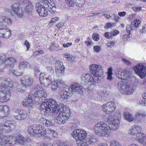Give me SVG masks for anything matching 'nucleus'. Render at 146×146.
I'll return each instance as SVG.
<instances>
[{
	"mask_svg": "<svg viewBox=\"0 0 146 146\" xmlns=\"http://www.w3.org/2000/svg\"><path fill=\"white\" fill-rule=\"evenodd\" d=\"M133 68L135 73H144L146 71V66L139 64L133 66Z\"/></svg>",
	"mask_w": 146,
	"mask_h": 146,
	"instance_id": "obj_19",
	"label": "nucleus"
},
{
	"mask_svg": "<svg viewBox=\"0 0 146 146\" xmlns=\"http://www.w3.org/2000/svg\"><path fill=\"white\" fill-rule=\"evenodd\" d=\"M91 73H102L103 72V68L100 65L95 64L90 65L89 67Z\"/></svg>",
	"mask_w": 146,
	"mask_h": 146,
	"instance_id": "obj_16",
	"label": "nucleus"
},
{
	"mask_svg": "<svg viewBox=\"0 0 146 146\" xmlns=\"http://www.w3.org/2000/svg\"><path fill=\"white\" fill-rule=\"evenodd\" d=\"M52 85L51 86V88L52 90L54 91L57 88H58V87L57 85L55 84V81L53 83L52 82Z\"/></svg>",
	"mask_w": 146,
	"mask_h": 146,
	"instance_id": "obj_52",
	"label": "nucleus"
},
{
	"mask_svg": "<svg viewBox=\"0 0 146 146\" xmlns=\"http://www.w3.org/2000/svg\"><path fill=\"white\" fill-rule=\"evenodd\" d=\"M122 60L126 64L130 66L132 65L131 62L125 58H123Z\"/></svg>",
	"mask_w": 146,
	"mask_h": 146,
	"instance_id": "obj_53",
	"label": "nucleus"
},
{
	"mask_svg": "<svg viewBox=\"0 0 146 146\" xmlns=\"http://www.w3.org/2000/svg\"><path fill=\"white\" fill-rule=\"evenodd\" d=\"M87 133L83 129H78L72 131L71 135L76 141V144L78 146H87L94 142V138L92 137H88L86 139Z\"/></svg>",
	"mask_w": 146,
	"mask_h": 146,
	"instance_id": "obj_3",
	"label": "nucleus"
},
{
	"mask_svg": "<svg viewBox=\"0 0 146 146\" xmlns=\"http://www.w3.org/2000/svg\"><path fill=\"white\" fill-rule=\"evenodd\" d=\"M118 87L121 93L125 95L131 94L134 92L132 85L129 84H127L126 85L123 81L118 82Z\"/></svg>",
	"mask_w": 146,
	"mask_h": 146,
	"instance_id": "obj_8",
	"label": "nucleus"
},
{
	"mask_svg": "<svg viewBox=\"0 0 146 146\" xmlns=\"http://www.w3.org/2000/svg\"><path fill=\"white\" fill-rule=\"evenodd\" d=\"M102 78L101 76L98 74H84L82 76V79L83 80L87 81L90 84H94L99 82Z\"/></svg>",
	"mask_w": 146,
	"mask_h": 146,
	"instance_id": "obj_7",
	"label": "nucleus"
},
{
	"mask_svg": "<svg viewBox=\"0 0 146 146\" xmlns=\"http://www.w3.org/2000/svg\"><path fill=\"white\" fill-rule=\"evenodd\" d=\"M64 25V24L63 23H60L56 25V27L58 28L62 27Z\"/></svg>",
	"mask_w": 146,
	"mask_h": 146,
	"instance_id": "obj_64",
	"label": "nucleus"
},
{
	"mask_svg": "<svg viewBox=\"0 0 146 146\" xmlns=\"http://www.w3.org/2000/svg\"><path fill=\"white\" fill-rule=\"evenodd\" d=\"M68 91V89H64L63 91H62L60 92V95L62 99H66L69 98L70 96L71 92Z\"/></svg>",
	"mask_w": 146,
	"mask_h": 146,
	"instance_id": "obj_25",
	"label": "nucleus"
},
{
	"mask_svg": "<svg viewBox=\"0 0 146 146\" xmlns=\"http://www.w3.org/2000/svg\"><path fill=\"white\" fill-rule=\"evenodd\" d=\"M98 94L99 96L103 97L104 96V92L102 91H100L98 93Z\"/></svg>",
	"mask_w": 146,
	"mask_h": 146,
	"instance_id": "obj_62",
	"label": "nucleus"
},
{
	"mask_svg": "<svg viewBox=\"0 0 146 146\" xmlns=\"http://www.w3.org/2000/svg\"><path fill=\"white\" fill-rule=\"evenodd\" d=\"M140 32L142 33L146 32V25H144L143 27L142 30L140 31Z\"/></svg>",
	"mask_w": 146,
	"mask_h": 146,
	"instance_id": "obj_61",
	"label": "nucleus"
},
{
	"mask_svg": "<svg viewBox=\"0 0 146 146\" xmlns=\"http://www.w3.org/2000/svg\"><path fill=\"white\" fill-rule=\"evenodd\" d=\"M27 89V87L24 85H22V86H18L16 87V90L19 93H23L25 92Z\"/></svg>",
	"mask_w": 146,
	"mask_h": 146,
	"instance_id": "obj_34",
	"label": "nucleus"
},
{
	"mask_svg": "<svg viewBox=\"0 0 146 146\" xmlns=\"http://www.w3.org/2000/svg\"><path fill=\"white\" fill-rule=\"evenodd\" d=\"M65 1L66 5L70 7H74L76 3L75 0H66Z\"/></svg>",
	"mask_w": 146,
	"mask_h": 146,
	"instance_id": "obj_33",
	"label": "nucleus"
},
{
	"mask_svg": "<svg viewBox=\"0 0 146 146\" xmlns=\"http://www.w3.org/2000/svg\"><path fill=\"white\" fill-rule=\"evenodd\" d=\"M143 100H140L137 103L138 106H146V102Z\"/></svg>",
	"mask_w": 146,
	"mask_h": 146,
	"instance_id": "obj_40",
	"label": "nucleus"
},
{
	"mask_svg": "<svg viewBox=\"0 0 146 146\" xmlns=\"http://www.w3.org/2000/svg\"><path fill=\"white\" fill-rule=\"evenodd\" d=\"M11 31L8 28L0 29V36L8 38L11 35Z\"/></svg>",
	"mask_w": 146,
	"mask_h": 146,
	"instance_id": "obj_21",
	"label": "nucleus"
},
{
	"mask_svg": "<svg viewBox=\"0 0 146 146\" xmlns=\"http://www.w3.org/2000/svg\"><path fill=\"white\" fill-rule=\"evenodd\" d=\"M64 68H55V70L56 73H63L64 72Z\"/></svg>",
	"mask_w": 146,
	"mask_h": 146,
	"instance_id": "obj_47",
	"label": "nucleus"
},
{
	"mask_svg": "<svg viewBox=\"0 0 146 146\" xmlns=\"http://www.w3.org/2000/svg\"><path fill=\"white\" fill-rule=\"evenodd\" d=\"M138 76H139L141 78H144L146 74H136Z\"/></svg>",
	"mask_w": 146,
	"mask_h": 146,
	"instance_id": "obj_59",
	"label": "nucleus"
},
{
	"mask_svg": "<svg viewBox=\"0 0 146 146\" xmlns=\"http://www.w3.org/2000/svg\"><path fill=\"white\" fill-rule=\"evenodd\" d=\"M114 74H108L107 79L109 80H111L112 78V75Z\"/></svg>",
	"mask_w": 146,
	"mask_h": 146,
	"instance_id": "obj_60",
	"label": "nucleus"
},
{
	"mask_svg": "<svg viewBox=\"0 0 146 146\" xmlns=\"http://www.w3.org/2000/svg\"><path fill=\"white\" fill-rule=\"evenodd\" d=\"M25 45L26 47H27V50H28L30 47V45L29 42L27 40L25 41Z\"/></svg>",
	"mask_w": 146,
	"mask_h": 146,
	"instance_id": "obj_63",
	"label": "nucleus"
},
{
	"mask_svg": "<svg viewBox=\"0 0 146 146\" xmlns=\"http://www.w3.org/2000/svg\"><path fill=\"white\" fill-rule=\"evenodd\" d=\"M39 79L41 85L44 87L49 86L52 83L51 77L50 76L47 77L45 74H40Z\"/></svg>",
	"mask_w": 146,
	"mask_h": 146,
	"instance_id": "obj_11",
	"label": "nucleus"
},
{
	"mask_svg": "<svg viewBox=\"0 0 146 146\" xmlns=\"http://www.w3.org/2000/svg\"><path fill=\"white\" fill-rule=\"evenodd\" d=\"M59 18L58 17H54V18H52L51 21H50L49 23V24H51L53 23H55L57 21L59 20Z\"/></svg>",
	"mask_w": 146,
	"mask_h": 146,
	"instance_id": "obj_48",
	"label": "nucleus"
},
{
	"mask_svg": "<svg viewBox=\"0 0 146 146\" xmlns=\"http://www.w3.org/2000/svg\"><path fill=\"white\" fill-rule=\"evenodd\" d=\"M115 104L113 102H108L102 105L101 108L103 111L109 115L107 121L111 127L103 122L98 123L94 127L96 134L99 136L107 137L110 135L111 130L115 131L118 128L120 122L118 118L115 116Z\"/></svg>",
	"mask_w": 146,
	"mask_h": 146,
	"instance_id": "obj_1",
	"label": "nucleus"
},
{
	"mask_svg": "<svg viewBox=\"0 0 146 146\" xmlns=\"http://www.w3.org/2000/svg\"><path fill=\"white\" fill-rule=\"evenodd\" d=\"M33 95H29L28 98H27L22 102V104L24 106L29 107L31 106L33 101Z\"/></svg>",
	"mask_w": 146,
	"mask_h": 146,
	"instance_id": "obj_20",
	"label": "nucleus"
},
{
	"mask_svg": "<svg viewBox=\"0 0 146 146\" xmlns=\"http://www.w3.org/2000/svg\"><path fill=\"white\" fill-rule=\"evenodd\" d=\"M129 34L127 35V34L124 35L122 37V39L124 40H126L128 38H130V36H129Z\"/></svg>",
	"mask_w": 146,
	"mask_h": 146,
	"instance_id": "obj_55",
	"label": "nucleus"
},
{
	"mask_svg": "<svg viewBox=\"0 0 146 146\" xmlns=\"http://www.w3.org/2000/svg\"><path fill=\"white\" fill-rule=\"evenodd\" d=\"M27 111L26 110L20 109H17L15 111L14 117L17 120H23L27 117Z\"/></svg>",
	"mask_w": 146,
	"mask_h": 146,
	"instance_id": "obj_12",
	"label": "nucleus"
},
{
	"mask_svg": "<svg viewBox=\"0 0 146 146\" xmlns=\"http://www.w3.org/2000/svg\"><path fill=\"white\" fill-rule=\"evenodd\" d=\"M12 136L13 137L15 138H16V140L17 141L14 144L18 142L20 144L22 145L24 144V143H25V142H26L28 139L27 138H24L23 136L20 134L18 135L17 138L13 137V136Z\"/></svg>",
	"mask_w": 146,
	"mask_h": 146,
	"instance_id": "obj_27",
	"label": "nucleus"
},
{
	"mask_svg": "<svg viewBox=\"0 0 146 146\" xmlns=\"http://www.w3.org/2000/svg\"><path fill=\"white\" fill-rule=\"evenodd\" d=\"M115 44L112 41H110L107 43V46L109 47H111L113 46Z\"/></svg>",
	"mask_w": 146,
	"mask_h": 146,
	"instance_id": "obj_58",
	"label": "nucleus"
},
{
	"mask_svg": "<svg viewBox=\"0 0 146 146\" xmlns=\"http://www.w3.org/2000/svg\"><path fill=\"white\" fill-rule=\"evenodd\" d=\"M101 49V46H95L93 47L94 50L97 52H99Z\"/></svg>",
	"mask_w": 146,
	"mask_h": 146,
	"instance_id": "obj_50",
	"label": "nucleus"
},
{
	"mask_svg": "<svg viewBox=\"0 0 146 146\" xmlns=\"http://www.w3.org/2000/svg\"><path fill=\"white\" fill-rule=\"evenodd\" d=\"M64 56L69 60H70L72 59V56L68 53H67L65 54Z\"/></svg>",
	"mask_w": 146,
	"mask_h": 146,
	"instance_id": "obj_57",
	"label": "nucleus"
},
{
	"mask_svg": "<svg viewBox=\"0 0 146 146\" xmlns=\"http://www.w3.org/2000/svg\"><path fill=\"white\" fill-rule=\"evenodd\" d=\"M72 44V43L71 42L64 43L63 44V46L64 48H67Z\"/></svg>",
	"mask_w": 146,
	"mask_h": 146,
	"instance_id": "obj_54",
	"label": "nucleus"
},
{
	"mask_svg": "<svg viewBox=\"0 0 146 146\" xmlns=\"http://www.w3.org/2000/svg\"><path fill=\"white\" fill-rule=\"evenodd\" d=\"M13 84V81L9 78H6L2 80L1 84L0 102H7L9 100L11 96L10 89Z\"/></svg>",
	"mask_w": 146,
	"mask_h": 146,
	"instance_id": "obj_5",
	"label": "nucleus"
},
{
	"mask_svg": "<svg viewBox=\"0 0 146 146\" xmlns=\"http://www.w3.org/2000/svg\"><path fill=\"white\" fill-rule=\"evenodd\" d=\"M17 62L16 60L13 57L6 58L3 63V65L5 67H13L14 64Z\"/></svg>",
	"mask_w": 146,
	"mask_h": 146,
	"instance_id": "obj_18",
	"label": "nucleus"
},
{
	"mask_svg": "<svg viewBox=\"0 0 146 146\" xmlns=\"http://www.w3.org/2000/svg\"><path fill=\"white\" fill-rule=\"evenodd\" d=\"M13 121L7 120L5 122L3 121L1 123L4 124L3 126L4 129L9 130L11 129L14 127L15 125L13 124Z\"/></svg>",
	"mask_w": 146,
	"mask_h": 146,
	"instance_id": "obj_23",
	"label": "nucleus"
},
{
	"mask_svg": "<svg viewBox=\"0 0 146 146\" xmlns=\"http://www.w3.org/2000/svg\"><path fill=\"white\" fill-rule=\"evenodd\" d=\"M33 82V78L28 76L23 78L21 81V84L26 86H31Z\"/></svg>",
	"mask_w": 146,
	"mask_h": 146,
	"instance_id": "obj_22",
	"label": "nucleus"
},
{
	"mask_svg": "<svg viewBox=\"0 0 146 146\" xmlns=\"http://www.w3.org/2000/svg\"><path fill=\"white\" fill-rule=\"evenodd\" d=\"M6 57V55L4 54H0V64H3L5 61L4 59Z\"/></svg>",
	"mask_w": 146,
	"mask_h": 146,
	"instance_id": "obj_39",
	"label": "nucleus"
},
{
	"mask_svg": "<svg viewBox=\"0 0 146 146\" xmlns=\"http://www.w3.org/2000/svg\"><path fill=\"white\" fill-rule=\"evenodd\" d=\"M28 63L26 61H24L21 62L19 66V68L20 69H22L26 67Z\"/></svg>",
	"mask_w": 146,
	"mask_h": 146,
	"instance_id": "obj_41",
	"label": "nucleus"
},
{
	"mask_svg": "<svg viewBox=\"0 0 146 146\" xmlns=\"http://www.w3.org/2000/svg\"><path fill=\"white\" fill-rule=\"evenodd\" d=\"M142 131L141 127L140 125H136L132 126L129 130L128 132L130 134L133 135H135L136 134L135 139L139 142V141L138 140L139 139L141 140L143 135V134H144V133L141 132Z\"/></svg>",
	"mask_w": 146,
	"mask_h": 146,
	"instance_id": "obj_10",
	"label": "nucleus"
},
{
	"mask_svg": "<svg viewBox=\"0 0 146 146\" xmlns=\"http://www.w3.org/2000/svg\"><path fill=\"white\" fill-rule=\"evenodd\" d=\"M116 76L122 80H125L129 78V74H115Z\"/></svg>",
	"mask_w": 146,
	"mask_h": 146,
	"instance_id": "obj_31",
	"label": "nucleus"
},
{
	"mask_svg": "<svg viewBox=\"0 0 146 146\" xmlns=\"http://www.w3.org/2000/svg\"><path fill=\"white\" fill-rule=\"evenodd\" d=\"M48 109L52 111L54 121L59 124H65L70 117L71 113L68 107L62 104H58L54 99H46L40 105V110L41 113L46 115L48 111Z\"/></svg>",
	"mask_w": 146,
	"mask_h": 146,
	"instance_id": "obj_2",
	"label": "nucleus"
},
{
	"mask_svg": "<svg viewBox=\"0 0 146 146\" xmlns=\"http://www.w3.org/2000/svg\"><path fill=\"white\" fill-rule=\"evenodd\" d=\"M140 21L139 19H135L133 22V26L136 28L138 27L140 23Z\"/></svg>",
	"mask_w": 146,
	"mask_h": 146,
	"instance_id": "obj_45",
	"label": "nucleus"
},
{
	"mask_svg": "<svg viewBox=\"0 0 146 146\" xmlns=\"http://www.w3.org/2000/svg\"><path fill=\"white\" fill-rule=\"evenodd\" d=\"M11 9L16 16L21 18L22 17L24 12L30 14L33 10V8L32 3L29 0H24L21 5L17 3L13 4Z\"/></svg>",
	"mask_w": 146,
	"mask_h": 146,
	"instance_id": "obj_4",
	"label": "nucleus"
},
{
	"mask_svg": "<svg viewBox=\"0 0 146 146\" xmlns=\"http://www.w3.org/2000/svg\"><path fill=\"white\" fill-rule=\"evenodd\" d=\"M46 133L47 137L50 139L54 137H56L58 136V133L56 131L51 129H49Z\"/></svg>",
	"mask_w": 146,
	"mask_h": 146,
	"instance_id": "obj_26",
	"label": "nucleus"
},
{
	"mask_svg": "<svg viewBox=\"0 0 146 146\" xmlns=\"http://www.w3.org/2000/svg\"><path fill=\"white\" fill-rule=\"evenodd\" d=\"M0 116L1 119L7 116L10 112V108L7 105L0 106Z\"/></svg>",
	"mask_w": 146,
	"mask_h": 146,
	"instance_id": "obj_15",
	"label": "nucleus"
},
{
	"mask_svg": "<svg viewBox=\"0 0 146 146\" xmlns=\"http://www.w3.org/2000/svg\"><path fill=\"white\" fill-rule=\"evenodd\" d=\"M110 146H121V145L116 140H113L111 141Z\"/></svg>",
	"mask_w": 146,
	"mask_h": 146,
	"instance_id": "obj_38",
	"label": "nucleus"
},
{
	"mask_svg": "<svg viewBox=\"0 0 146 146\" xmlns=\"http://www.w3.org/2000/svg\"><path fill=\"white\" fill-rule=\"evenodd\" d=\"M83 87L79 84L76 83H72L70 87L68 88V91L71 93H81L82 91Z\"/></svg>",
	"mask_w": 146,
	"mask_h": 146,
	"instance_id": "obj_13",
	"label": "nucleus"
},
{
	"mask_svg": "<svg viewBox=\"0 0 146 146\" xmlns=\"http://www.w3.org/2000/svg\"><path fill=\"white\" fill-rule=\"evenodd\" d=\"M123 116L125 120L129 122L132 121L135 119L134 117L132 114L128 111L124 112Z\"/></svg>",
	"mask_w": 146,
	"mask_h": 146,
	"instance_id": "obj_24",
	"label": "nucleus"
},
{
	"mask_svg": "<svg viewBox=\"0 0 146 146\" xmlns=\"http://www.w3.org/2000/svg\"><path fill=\"white\" fill-rule=\"evenodd\" d=\"M43 125L46 127H48L52 124L50 120L44 118H42L39 121Z\"/></svg>",
	"mask_w": 146,
	"mask_h": 146,
	"instance_id": "obj_28",
	"label": "nucleus"
},
{
	"mask_svg": "<svg viewBox=\"0 0 146 146\" xmlns=\"http://www.w3.org/2000/svg\"><path fill=\"white\" fill-rule=\"evenodd\" d=\"M3 19H4V21H6L7 25H10L12 23V21L11 19L6 17L5 16L3 17Z\"/></svg>",
	"mask_w": 146,
	"mask_h": 146,
	"instance_id": "obj_46",
	"label": "nucleus"
},
{
	"mask_svg": "<svg viewBox=\"0 0 146 146\" xmlns=\"http://www.w3.org/2000/svg\"><path fill=\"white\" fill-rule=\"evenodd\" d=\"M17 141L16 138L11 135L5 136L0 133V145H6L10 146L14 145Z\"/></svg>",
	"mask_w": 146,
	"mask_h": 146,
	"instance_id": "obj_9",
	"label": "nucleus"
},
{
	"mask_svg": "<svg viewBox=\"0 0 146 146\" xmlns=\"http://www.w3.org/2000/svg\"><path fill=\"white\" fill-rule=\"evenodd\" d=\"M112 26L113 25L112 24L110 23H108L106 24L104 28L105 29H108L111 28L112 27Z\"/></svg>",
	"mask_w": 146,
	"mask_h": 146,
	"instance_id": "obj_51",
	"label": "nucleus"
},
{
	"mask_svg": "<svg viewBox=\"0 0 146 146\" xmlns=\"http://www.w3.org/2000/svg\"><path fill=\"white\" fill-rule=\"evenodd\" d=\"M126 31L129 35L132 33L134 29L130 25H127L126 27Z\"/></svg>",
	"mask_w": 146,
	"mask_h": 146,
	"instance_id": "obj_36",
	"label": "nucleus"
},
{
	"mask_svg": "<svg viewBox=\"0 0 146 146\" xmlns=\"http://www.w3.org/2000/svg\"><path fill=\"white\" fill-rule=\"evenodd\" d=\"M146 115V112L142 110H138L136 111L135 115V119L138 116L143 118Z\"/></svg>",
	"mask_w": 146,
	"mask_h": 146,
	"instance_id": "obj_29",
	"label": "nucleus"
},
{
	"mask_svg": "<svg viewBox=\"0 0 146 146\" xmlns=\"http://www.w3.org/2000/svg\"><path fill=\"white\" fill-rule=\"evenodd\" d=\"M92 39L95 41H98L99 40V35L96 33H94L92 35Z\"/></svg>",
	"mask_w": 146,
	"mask_h": 146,
	"instance_id": "obj_42",
	"label": "nucleus"
},
{
	"mask_svg": "<svg viewBox=\"0 0 146 146\" xmlns=\"http://www.w3.org/2000/svg\"><path fill=\"white\" fill-rule=\"evenodd\" d=\"M27 132L32 136H35L37 135L43 136L46 134L45 128L42 125L38 124H34L29 126Z\"/></svg>",
	"mask_w": 146,
	"mask_h": 146,
	"instance_id": "obj_6",
	"label": "nucleus"
},
{
	"mask_svg": "<svg viewBox=\"0 0 146 146\" xmlns=\"http://www.w3.org/2000/svg\"><path fill=\"white\" fill-rule=\"evenodd\" d=\"M55 67L56 68H64L63 66V63L60 60L56 61L55 64Z\"/></svg>",
	"mask_w": 146,
	"mask_h": 146,
	"instance_id": "obj_37",
	"label": "nucleus"
},
{
	"mask_svg": "<svg viewBox=\"0 0 146 146\" xmlns=\"http://www.w3.org/2000/svg\"><path fill=\"white\" fill-rule=\"evenodd\" d=\"M36 10L40 16L44 17L47 16L48 11L43 5L40 4L36 7Z\"/></svg>",
	"mask_w": 146,
	"mask_h": 146,
	"instance_id": "obj_17",
	"label": "nucleus"
},
{
	"mask_svg": "<svg viewBox=\"0 0 146 146\" xmlns=\"http://www.w3.org/2000/svg\"><path fill=\"white\" fill-rule=\"evenodd\" d=\"M55 83L57 85L58 88H63V89L65 88L68 89V88H66L65 87V82L62 80H56L55 81Z\"/></svg>",
	"mask_w": 146,
	"mask_h": 146,
	"instance_id": "obj_30",
	"label": "nucleus"
},
{
	"mask_svg": "<svg viewBox=\"0 0 146 146\" xmlns=\"http://www.w3.org/2000/svg\"><path fill=\"white\" fill-rule=\"evenodd\" d=\"M3 17L0 19V26L2 27H5L7 25L6 21H4V19H3Z\"/></svg>",
	"mask_w": 146,
	"mask_h": 146,
	"instance_id": "obj_44",
	"label": "nucleus"
},
{
	"mask_svg": "<svg viewBox=\"0 0 146 146\" xmlns=\"http://www.w3.org/2000/svg\"><path fill=\"white\" fill-rule=\"evenodd\" d=\"M56 8V7L54 5L52 7V8L50 7L49 10V11L51 12L54 13L55 12V9Z\"/></svg>",
	"mask_w": 146,
	"mask_h": 146,
	"instance_id": "obj_56",
	"label": "nucleus"
},
{
	"mask_svg": "<svg viewBox=\"0 0 146 146\" xmlns=\"http://www.w3.org/2000/svg\"><path fill=\"white\" fill-rule=\"evenodd\" d=\"M143 135L141 140H139V139L138 140L139 141V143L143 144L144 146H146V135L145 134Z\"/></svg>",
	"mask_w": 146,
	"mask_h": 146,
	"instance_id": "obj_35",
	"label": "nucleus"
},
{
	"mask_svg": "<svg viewBox=\"0 0 146 146\" xmlns=\"http://www.w3.org/2000/svg\"><path fill=\"white\" fill-rule=\"evenodd\" d=\"M52 146H68V145L65 142L58 140L55 141L52 143Z\"/></svg>",
	"mask_w": 146,
	"mask_h": 146,
	"instance_id": "obj_32",
	"label": "nucleus"
},
{
	"mask_svg": "<svg viewBox=\"0 0 146 146\" xmlns=\"http://www.w3.org/2000/svg\"><path fill=\"white\" fill-rule=\"evenodd\" d=\"M84 3L85 1L84 0H81L79 3L78 2H76L75 4L77 7H82L83 6Z\"/></svg>",
	"mask_w": 146,
	"mask_h": 146,
	"instance_id": "obj_43",
	"label": "nucleus"
},
{
	"mask_svg": "<svg viewBox=\"0 0 146 146\" xmlns=\"http://www.w3.org/2000/svg\"><path fill=\"white\" fill-rule=\"evenodd\" d=\"M131 9L134 12H139L141 10V7H133Z\"/></svg>",
	"mask_w": 146,
	"mask_h": 146,
	"instance_id": "obj_49",
	"label": "nucleus"
},
{
	"mask_svg": "<svg viewBox=\"0 0 146 146\" xmlns=\"http://www.w3.org/2000/svg\"><path fill=\"white\" fill-rule=\"evenodd\" d=\"M33 98H39L40 101L43 100L47 96L46 93L43 90H39L36 91L33 94Z\"/></svg>",
	"mask_w": 146,
	"mask_h": 146,
	"instance_id": "obj_14",
	"label": "nucleus"
}]
</instances>
